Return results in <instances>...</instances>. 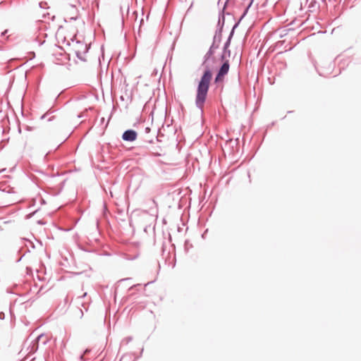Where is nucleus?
I'll list each match as a JSON object with an SVG mask.
<instances>
[{"label":"nucleus","mask_w":361,"mask_h":361,"mask_svg":"<svg viewBox=\"0 0 361 361\" xmlns=\"http://www.w3.org/2000/svg\"><path fill=\"white\" fill-rule=\"evenodd\" d=\"M212 78V73L210 70L207 69L204 72V74L199 82L195 103L197 106L200 109L203 108Z\"/></svg>","instance_id":"obj_1"},{"label":"nucleus","mask_w":361,"mask_h":361,"mask_svg":"<svg viewBox=\"0 0 361 361\" xmlns=\"http://www.w3.org/2000/svg\"><path fill=\"white\" fill-rule=\"evenodd\" d=\"M0 199L6 205H11L22 201L15 188L6 182L0 183Z\"/></svg>","instance_id":"obj_2"},{"label":"nucleus","mask_w":361,"mask_h":361,"mask_svg":"<svg viewBox=\"0 0 361 361\" xmlns=\"http://www.w3.org/2000/svg\"><path fill=\"white\" fill-rule=\"evenodd\" d=\"M229 63L228 61L224 62V63L221 67L220 70L219 71V73L217 75L215 78V82L219 83L222 82L224 80L225 75L228 73L229 71Z\"/></svg>","instance_id":"obj_3"},{"label":"nucleus","mask_w":361,"mask_h":361,"mask_svg":"<svg viewBox=\"0 0 361 361\" xmlns=\"http://www.w3.org/2000/svg\"><path fill=\"white\" fill-rule=\"evenodd\" d=\"M122 137L126 141H134L136 140L137 133L133 130H128L124 132Z\"/></svg>","instance_id":"obj_4"},{"label":"nucleus","mask_w":361,"mask_h":361,"mask_svg":"<svg viewBox=\"0 0 361 361\" xmlns=\"http://www.w3.org/2000/svg\"><path fill=\"white\" fill-rule=\"evenodd\" d=\"M43 339H44V341H43V343H46V341H47V338H46V337H44L43 335H40V336H39L37 337V342L38 343V342H39L41 340H43Z\"/></svg>","instance_id":"obj_5"},{"label":"nucleus","mask_w":361,"mask_h":361,"mask_svg":"<svg viewBox=\"0 0 361 361\" xmlns=\"http://www.w3.org/2000/svg\"><path fill=\"white\" fill-rule=\"evenodd\" d=\"M145 131H146V133H149L150 128L149 127L146 128Z\"/></svg>","instance_id":"obj_6"}]
</instances>
